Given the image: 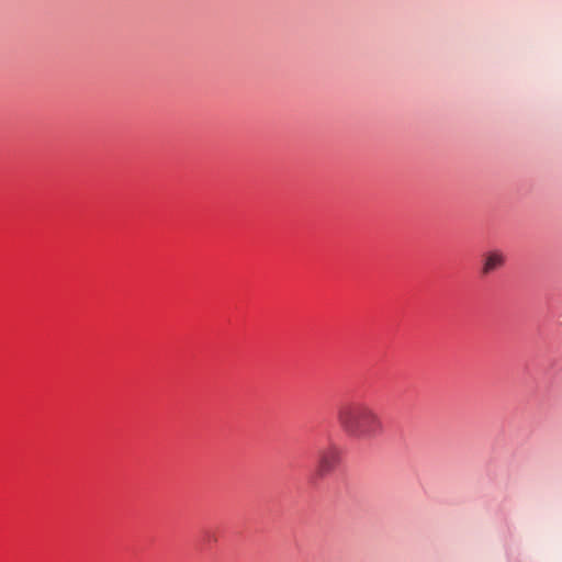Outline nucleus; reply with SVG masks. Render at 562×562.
Wrapping results in <instances>:
<instances>
[{
  "mask_svg": "<svg viewBox=\"0 0 562 562\" xmlns=\"http://www.w3.org/2000/svg\"><path fill=\"white\" fill-rule=\"evenodd\" d=\"M339 461L340 451L335 445H329L326 448L319 449L315 472L312 475L313 483L331 473L338 465Z\"/></svg>",
  "mask_w": 562,
  "mask_h": 562,
  "instance_id": "f03ea898",
  "label": "nucleus"
},
{
  "mask_svg": "<svg viewBox=\"0 0 562 562\" xmlns=\"http://www.w3.org/2000/svg\"><path fill=\"white\" fill-rule=\"evenodd\" d=\"M338 419L344 430L355 438L370 439L382 431L378 415L360 402L344 405L338 412Z\"/></svg>",
  "mask_w": 562,
  "mask_h": 562,
  "instance_id": "f257e3e1",
  "label": "nucleus"
},
{
  "mask_svg": "<svg viewBox=\"0 0 562 562\" xmlns=\"http://www.w3.org/2000/svg\"><path fill=\"white\" fill-rule=\"evenodd\" d=\"M505 262V257L501 251L494 250L490 251L484 256L483 266H482V274L487 276L495 270H498L503 267Z\"/></svg>",
  "mask_w": 562,
  "mask_h": 562,
  "instance_id": "7ed1b4c3",
  "label": "nucleus"
}]
</instances>
